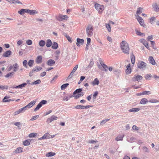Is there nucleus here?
Wrapping results in <instances>:
<instances>
[{
  "label": "nucleus",
  "mask_w": 159,
  "mask_h": 159,
  "mask_svg": "<svg viewBox=\"0 0 159 159\" xmlns=\"http://www.w3.org/2000/svg\"><path fill=\"white\" fill-rule=\"evenodd\" d=\"M120 47L123 52L126 54H129V48L128 44L125 41H123L120 43Z\"/></svg>",
  "instance_id": "1"
},
{
  "label": "nucleus",
  "mask_w": 159,
  "mask_h": 159,
  "mask_svg": "<svg viewBox=\"0 0 159 159\" xmlns=\"http://www.w3.org/2000/svg\"><path fill=\"white\" fill-rule=\"evenodd\" d=\"M93 27L90 25H88L86 28V33L89 37H91L93 34Z\"/></svg>",
  "instance_id": "2"
},
{
  "label": "nucleus",
  "mask_w": 159,
  "mask_h": 159,
  "mask_svg": "<svg viewBox=\"0 0 159 159\" xmlns=\"http://www.w3.org/2000/svg\"><path fill=\"white\" fill-rule=\"evenodd\" d=\"M95 7L99 14L102 13L104 9V7L103 5L97 3L95 4Z\"/></svg>",
  "instance_id": "3"
},
{
  "label": "nucleus",
  "mask_w": 159,
  "mask_h": 159,
  "mask_svg": "<svg viewBox=\"0 0 159 159\" xmlns=\"http://www.w3.org/2000/svg\"><path fill=\"white\" fill-rule=\"evenodd\" d=\"M138 67L142 70H144L146 66V64L143 61H139L137 65Z\"/></svg>",
  "instance_id": "4"
},
{
  "label": "nucleus",
  "mask_w": 159,
  "mask_h": 159,
  "mask_svg": "<svg viewBox=\"0 0 159 159\" xmlns=\"http://www.w3.org/2000/svg\"><path fill=\"white\" fill-rule=\"evenodd\" d=\"M68 17L67 15H63L61 14H59L58 16H56V18L59 21H61L63 20H67Z\"/></svg>",
  "instance_id": "5"
},
{
  "label": "nucleus",
  "mask_w": 159,
  "mask_h": 159,
  "mask_svg": "<svg viewBox=\"0 0 159 159\" xmlns=\"http://www.w3.org/2000/svg\"><path fill=\"white\" fill-rule=\"evenodd\" d=\"M143 78L142 76L140 75H135L132 80L133 81H137L138 82H140Z\"/></svg>",
  "instance_id": "6"
},
{
  "label": "nucleus",
  "mask_w": 159,
  "mask_h": 159,
  "mask_svg": "<svg viewBox=\"0 0 159 159\" xmlns=\"http://www.w3.org/2000/svg\"><path fill=\"white\" fill-rule=\"evenodd\" d=\"M58 117L54 115H52L50 117L48 118L47 120V122L48 123H51L52 121L56 120Z\"/></svg>",
  "instance_id": "7"
},
{
  "label": "nucleus",
  "mask_w": 159,
  "mask_h": 159,
  "mask_svg": "<svg viewBox=\"0 0 159 159\" xmlns=\"http://www.w3.org/2000/svg\"><path fill=\"white\" fill-rule=\"evenodd\" d=\"M135 16L136 19L141 25L142 26H144V23L143 20L142 18L139 16L135 15Z\"/></svg>",
  "instance_id": "8"
},
{
  "label": "nucleus",
  "mask_w": 159,
  "mask_h": 159,
  "mask_svg": "<svg viewBox=\"0 0 159 159\" xmlns=\"http://www.w3.org/2000/svg\"><path fill=\"white\" fill-rule=\"evenodd\" d=\"M141 42L143 44V45L147 49L149 50H150V48L149 47L148 43L145 40L143 39H141Z\"/></svg>",
  "instance_id": "9"
},
{
  "label": "nucleus",
  "mask_w": 159,
  "mask_h": 159,
  "mask_svg": "<svg viewBox=\"0 0 159 159\" xmlns=\"http://www.w3.org/2000/svg\"><path fill=\"white\" fill-rule=\"evenodd\" d=\"M148 61L149 62L153 65H156V63L153 57L152 56H150L148 58Z\"/></svg>",
  "instance_id": "10"
},
{
  "label": "nucleus",
  "mask_w": 159,
  "mask_h": 159,
  "mask_svg": "<svg viewBox=\"0 0 159 159\" xmlns=\"http://www.w3.org/2000/svg\"><path fill=\"white\" fill-rule=\"evenodd\" d=\"M152 6L155 11L156 12L159 11V7L156 3H153Z\"/></svg>",
  "instance_id": "11"
},
{
  "label": "nucleus",
  "mask_w": 159,
  "mask_h": 159,
  "mask_svg": "<svg viewBox=\"0 0 159 159\" xmlns=\"http://www.w3.org/2000/svg\"><path fill=\"white\" fill-rule=\"evenodd\" d=\"M77 42L76 44L78 46H80V45L84 43V40L83 39H81L79 38H77Z\"/></svg>",
  "instance_id": "12"
},
{
  "label": "nucleus",
  "mask_w": 159,
  "mask_h": 159,
  "mask_svg": "<svg viewBox=\"0 0 159 159\" xmlns=\"http://www.w3.org/2000/svg\"><path fill=\"white\" fill-rule=\"evenodd\" d=\"M28 9H21L20 10L18 11V13L22 15L25 13H28Z\"/></svg>",
  "instance_id": "13"
},
{
  "label": "nucleus",
  "mask_w": 159,
  "mask_h": 159,
  "mask_svg": "<svg viewBox=\"0 0 159 159\" xmlns=\"http://www.w3.org/2000/svg\"><path fill=\"white\" fill-rule=\"evenodd\" d=\"M42 57L41 56H38L36 60V63L38 64L41 63L42 62Z\"/></svg>",
  "instance_id": "14"
},
{
  "label": "nucleus",
  "mask_w": 159,
  "mask_h": 159,
  "mask_svg": "<svg viewBox=\"0 0 159 159\" xmlns=\"http://www.w3.org/2000/svg\"><path fill=\"white\" fill-rule=\"evenodd\" d=\"M11 51L9 50L6 52L4 53L2 56L4 57H9L10 56L11 54Z\"/></svg>",
  "instance_id": "15"
},
{
  "label": "nucleus",
  "mask_w": 159,
  "mask_h": 159,
  "mask_svg": "<svg viewBox=\"0 0 159 159\" xmlns=\"http://www.w3.org/2000/svg\"><path fill=\"white\" fill-rule=\"evenodd\" d=\"M27 85V84L26 83H23L22 84H20L18 86H13L12 87L13 89H18L20 88L22 89L23 87H25Z\"/></svg>",
  "instance_id": "16"
},
{
  "label": "nucleus",
  "mask_w": 159,
  "mask_h": 159,
  "mask_svg": "<svg viewBox=\"0 0 159 159\" xmlns=\"http://www.w3.org/2000/svg\"><path fill=\"white\" fill-rule=\"evenodd\" d=\"M47 63L49 66H52L55 64V61L53 60L50 59L48 61Z\"/></svg>",
  "instance_id": "17"
},
{
  "label": "nucleus",
  "mask_w": 159,
  "mask_h": 159,
  "mask_svg": "<svg viewBox=\"0 0 159 159\" xmlns=\"http://www.w3.org/2000/svg\"><path fill=\"white\" fill-rule=\"evenodd\" d=\"M23 148L21 147H19L16 148V150L13 152L16 153H18L22 152H23Z\"/></svg>",
  "instance_id": "18"
},
{
  "label": "nucleus",
  "mask_w": 159,
  "mask_h": 159,
  "mask_svg": "<svg viewBox=\"0 0 159 159\" xmlns=\"http://www.w3.org/2000/svg\"><path fill=\"white\" fill-rule=\"evenodd\" d=\"M36 102V101H33L30 102L26 106L28 108H30L35 104Z\"/></svg>",
  "instance_id": "19"
},
{
  "label": "nucleus",
  "mask_w": 159,
  "mask_h": 159,
  "mask_svg": "<svg viewBox=\"0 0 159 159\" xmlns=\"http://www.w3.org/2000/svg\"><path fill=\"white\" fill-rule=\"evenodd\" d=\"M127 69L126 70V74H129L131 73V70L130 67V64H129L127 65L126 66Z\"/></svg>",
  "instance_id": "20"
},
{
  "label": "nucleus",
  "mask_w": 159,
  "mask_h": 159,
  "mask_svg": "<svg viewBox=\"0 0 159 159\" xmlns=\"http://www.w3.org/2000/svg\"><path fill=\"white\" fill-rule=\"evenodd\" d=\"M28 13H29L31 15H34L35 14H37L38 11L36 10H30L28 9Z\"/></svg>",
  "instance_id": "21"
},
{
  "label": "nucleus",
  "mask_w": 159,
  "mask_h": 159,
  "mask_svg": "<svg viewBox=\"0 0 159 159\" xmlns=\"http://www.w3.org/2000/svg\"><path fill=\"white\" fill-rule=\"evenodd\" d=\"M148 102V101L147 99L146 98H143L141 99L140 102V104L144 105L145 104Z\"/></svg>",
  "instance_id": "22"
},
{
  "label": "nucleus",
  "mask_w": 159,
  "mask_h": 159,
  "mask_svg": "<svg viewBox=\"0 0 159 159\" xmlns=\"http://www.w3.org/2000/svg\"><path fill=\"white\" fill-rule=\"evenodd\" d=\"M11 2H10L11 4H15L16 3L19 4H22V3L18 0H10Z\"/></svg>",
  "instance_id": "23"
},
{
  "label": "nucleus",
  "mask_w": 159,
  "mask_h": 159,
  "mask_svg": "<svg viewBox=\"0 0 159 159\" xmlns=\"http://www.w3.org/2000/svg\"><path fill=\"white\" fill-rule=\"evenodd\" d=\"M51 135L49 133H46L43 136L42 138L43 139H47L50 138Z\"/></svg>",
  "instance_id": "24"
},
{
  "label": "nucleus",
  "mask_w": 159,
  "mask_h": 159,
  "mask_svg": "<svg viewBox=\"0 0 159 159\" xmlns=\"http://www.w3.org/2000/svg\"><path fill=\"white\" fill-rule=\"evenodd\" d=\"M32 139H30L29 140H27L24 141L23 142V144L25 146H27L29 145L30 144V142H31V140H32Z\"/></svg>",
  "instance_id": "25"
},
{
  "label": "nucleus",
  "mask_w": 159,
  "mask_h": 159,
  "mask_svg": "<svg viewBox=\"0 0 159 159\" xmlns=\"http://www.w3.org/2000/svg\"><path fill=\"white\" fill-rule=\"evenodd\" d=\"M143 11V9L141 7H139L137 9V10L136 15L139 16V14L142 13Z\"/></svg>",
  "instance_id": "26"
},
{
  "label": "nucleus",
  "mask_w": 159,
  "mask_h": 159,
  "mask_svg": "<svg viewBox=\"0 0 159 159\" xmlns=\"http://www.w3.org/2000/svg\"><path fill=\"white\" fill-rule=\"evenodd\" d=\"M56 155V153L54 152H50L47 153L46 156L47 157H50Z\"/></svg>",
  "instance_id": "27"
},
{
  "label": "nucleus",
  "mask_w": 159,
  "mask_h": 159,
  "mask_svg": "<svg viewBox=\"0 0 159 159\" xmlns=\"http://www.w3.org/2000/svg\"><path fill=\"white\" fill-rule=\"evenodd\" d=\"M42 69V68L40 66H36L32 70V71H39Z\"/></svg>",
  "instance_id": "28"
},
{
  "label": "nucleus",
  "mask_w": 159,
  "mask_h": 159,
  "mask_svg": "<svg viewBox=\"0 0 159 159\" xmlns=\"http://www.w3.org/2000/svg\"><path fill=\"white\" fill-rule=\"evenodd\" d=\"M136 34L139 36H141V37H143L145 36V34L144 33H141L140 32H139V31H138L137 30H136Z\"/></svg>",
  "instance_id": "29"
},
{
  "label": "nucleus",
  "mask_w": 159,
  "mask_h": 159,
  "mask_svg": "<svg viewBox=\"0 0 159 159\" xmlns=\"http://www.w3.org/2000/svg\"><path fill=\"white\" fill-rule=\"evenodd\" d=\"M58 47V45L57 43L56 42H54L52 44V48L53 49H56Z\"/></svg>",
  "instance_id": "30"
},
{
  "label": "nucleus",
  "mask_w": 159,
  "mask_h": 159,
  "mask_svg": "<svg viewBox=\"0 0 159 159\" xmlns=\"http://www.w3.org/2000/svg\"><path fill=\"white\" fill-rule=\"evenodd\" d=\"M99 83V81L97 78H95L92 82V84L93 85H98Z\"/></svg>",
  "instance_id": "31"
},
{
  "label": "nucleus",
  "mask_w": 159,
  "mask_h": 159,
  "mask_svg": "<svg viewBox=\"0 0 159 159\" xmlns=\"http://www.w3.org/2000/svg\"><path fill=\"white\" fill-rule=\"evenodd\" d=\"M124 137L123 135H119L116 138V140L118 141L119 140L122 141L123 140V138Z\"/></svg>",
  "instance_id": "32"
},
{
  "label": "nucleus",
  "mask_w": 159,
  "mask_h": 159,
  "mask_svg": "<svg viewBox=\"0 0 159 159\" xmlns=\"http://www.w3.org/2000/svg\"><path fill=\"white\" fill-rule=\"evenodd\" d=\"M52 44V41L51 40L48 39L47 40L46 44V46L47 47H49L51 46Z\"/></svg>",
  "instance_id": "33"
},
{
  "label": "nucleus",
  "mask_w": 159,
  "mask_h": 159,
  "mask_svg": "<svg viewBox=\"0 0 159 159\" xmlns=\"http://www.w3.org/2000/svg\"><path fill=\"white\" fill-rule=\"evenodd\" d=\"M13 66L14 67L13 71L14 72H16L19 66L17 64L15 63L13 65Z\"/></svg>",
  "instance_id": "34"
},
{
  "label": "nucleus",
  "mask_w": 159,
  "mask_h": 159,
  "mask_svg": "<svg viewBox=\"0 0 159 159\" xmlns=\"http://www.w3.org/2000/svg\"><path fill=\"white\" fill-rule=\"evenodd\" d=\"M100 64H101L104 70L105 71H107V69H108V67L106 65L102 62L100 63Z\"/></svg>",
  "instance_id": "35"
},
{
  "label": "nucleus",
  "mask_w": 159,
  "mask_h": 159,
  "mask_svg": "<svg viewBox=\"0 0 159 159\" xmlns=\"http://www.w3.org/2000/svg\"><path fill=\"white\" fill-rule=\"evenodd\" d=\"M139 108H134L130 109L129 111L133 112H136L138 111L139 110Z\"/></svg>",
  "instance_id": "36"
},
{
  "label": "nucleus",
  "mask_w": 159,
  "mask_h": 159,
  "mask_svg": "<svg viewBox=\"0 0 159 159\" xmlns=\"http://www.w3.org/2000/svg\"><path fill=\"white\" fill-rule=\"evenodd\" d=\"M82 91V88L79 89H76L73 93L74 95L76 93H81Z\"/></svg>",
  "instance_id": "37"
},
{
  "label": "nucleus",
  "mask_w": 159,
  "mask_h": 159,
  "mask_svg": "<svg viewBox=\"0 0 159 159\" xmlns=\"http://www.w3.org/2000/svg\"><path fill=\"white\" fill-rule=\"evenodd\" d=\"M69 85L68 83H66L62 85L61 86V89L64 90Z\"/></svg>",
  "instance_id": "38"
},
{
  "label": "nucleus",
  "mask_w": 159,
  "mask_h": 159,
  "mask_svg": "<svg viewBox=\"0 0 159 159\" xmlns=\"http://www.w3.org/2000/svg\"><path fill=\"white\" fill-rule=\"evenodd\" d=\"M45 44V42L44 40H41L39 42V45L41 47H43Z\"/></svg>",
  "instance_id": "39"
},
{
  "label": "nucleus",
  "mask_w": 159,
  "mask_h": 159,
  "mask_svg": "<svg viewBox=\"0 0 159 159\" xmlns=\"http://www.w3.org/2000/svg\"><path fill=\"white\" fill-rule=\"evenodd\" d=\"M41 83V80H38L33 82H32L31 84L32 85H36L38 84H40Z\"/></svg>",
  "instance_id": "40"
},
{
  "label": "nucleus",
  "mask_w": 159,
  "mask_h": 159,
  "mask_svg": "<svg viewBox=\"0 0 159 159\" xmlns=\"http://www.w3.org/2000/svg\"><path fill=\"white\" fill-rule=\"evenodd\" d=\"M131 63L132 64H134L135 63V57L133 54L131 56Z\"/></svg>",
  "instance_id": "41"
},
{
  "label": "nucleus",
  "mask_w": 159,
  "mask_h": 159,
  "mask_svg": "<svg viewBox=\"0 0 159 159\" xmlns=\"http://www.w3.org/2000/svg\"><path fill=\"white\" fill-rule=\"evenodd\" d=\"M28 108L26 106H25L24 107L20 108V112L21 113H23L24 112L25 110H26Z\"/></svg>",
  "instance_id": "42"
},
{
  "label": "nucleus",
  "mask_w": 159,
  "mask_h": 159,
  "mask_svg": "<svg viewBox=\"0 0 159 159\" xmlns=\"http://www.w3.org/2000/svg\"><path fill=\"white\" fill-rule=\"evenodd\" d=\"M34 63V60H30L29 61L28 64L29 66L30 67H31L32 66Z\"/></svg>",
  "instance_id": "43"
},
{
  "label": "nucleus",
  "mask_w": 159,
  "mask_h": 159,
  "mask_svg": "<svg viewBox=\"0 0 159 159\" xmlns=\"http://www.w3.org/2000/svg\"><path fill=\"white\" fill-rule=\"evenodd\" d=\"M84 106L82 105H77L76 106L75 108L77 109H84Z\"/></svg>",
  "instance_id": "44"
},
{
  "label": "nucleus",
  "mask_w": 159,
  "mask_h": 159,
  "mask_svg": "<svg viewBox=\"0 0 159 159\" xmlns=\"http://www.w3.org/2000/svg\"><path fill=\"white\" fill-rule=\"evenodd\" d=\"M14 74V72H10L7 74L5 76V77H6V78H8V77H9L10 76H13V75Z\"/></svg>",
  "instance_id": "45"
},
{
  "label": "nucleus",
  "mask_w": 159,
  "mask_h": 159,
  "mask_svg": "<svg viewBox=\"0 0 159 159\" xmlns=\"http://www.w3.org/2000/svg\"><path fill=\"white\" fill-rule=\"evenodd\" d=\"M106 27L108 31L109 32H110L111 31V26L108 23L106 25Z\"/></svg>",
  "instance_id": "46"
},
{
  "label": "nucleus",
  "mask_w": 159,
  "mask_h": 159,
  "mask_svg": "<svg viewBox=\"0 0 159 159\" xmlns=\"http://www.w3.org/2000/svg\"><path fill=\"white\" fill-rule=\"evenodd\" d=\"M37 135V134L36 133H31L29 135V137L30 138H32L34 137H35Z\"/></svg>",
  "instance_id": "47"
},
{
  "label": "nucleus",
  "mask_w": 159,
  "mask_h": 159,
  "mask_svg": "<svg viewBox=\"0 0 159 159\" xmlns=\"http://www.w3.org/2000/svg\"><path fill=\"white\" fill-rule=\"evenodd\" d=\"M110 120V119H106L102 120L101 121L100 124V125H102L106 123L108 121Z\"/></svg>",
  "instance_id": "48"
},
{
  "label": "nucleus",
  "mask_w": 159,
  "mask_h": 159,
  "mask_svg": "<svg viewBox=\"0 0 159 159\" xmlns=\"http://www.w3.org/2000/svg\"><path fill=\"white\" fill-rule=\"evenodd\" d=\"M42 107L41 105L39 103L37 105L36 107L34 109V111H36L38 110L41 107Z\"/></svg>",
  "instance_id": "49"
},
{
  "label": "nucleus",
  "mask_w": 159,
  "mask_h": 159,
  "mask_svg": "<svg viewBox=\"0 0 159 159\" xmlns=\"http://www.w3.org/2000/svg\"><path fill=\"white\" fill-rule=\"evenodd\" d=\"M151 76L152 75H151V74H147L145 75V78L147 80H150V78L151 77Z\"/></svg>",
  "instance_id": "50"
},
{
  "label": "nucleus",
  "mask_w": 159,
  "mask_h": 159,
  "mask_svg": "<svg viewBox=\"0 0 159 159\" xmlns=\"http://www.w3.org/2000/svg\"><path fill=\"white\" fill-rule=\"evenodd\" d=\"M156 20V18L154 17H152L150 18V22L151 24H153V21H155Z\"/></svg>",
  "instance_id": "51"
},
{
  "label": "nucleus",
  "mask_w": 159,
  "mask_h": 159,
  "mask_svg": "<svg viewBox=\"0 0 159 159\" xmlns=\"http://www.w3.org/2000/svg\"><path fill=\"white\" fill-rule=\"evenodd\" d=\"M26 43L27 45H30L32 44V41L31 40L28 39L26 41Z\"/></svg>",
  "instance_id": "52"
},
{
  "label": "nucleus",
  "mask_w": 159,
  "mask_h": 159,
  "mask_svg": "<svg viewBox=\"0 0 159 159\" xmlns=\"http://www.w3.org/2000/svg\"><path fill=\"white\" fill-rule=\"evenodd\" d=\"M151 94V92L149 91H146L143 92L142 93V94L143 95H149Z\"/></svg>",
  "instance_id": "53"
},
{
  "label": "nucleus",
  "mask_w": 159,
  "mask_h": 159,
  "mask_svg": "<svg viewBox=\"0 0 159 159\" xmlns=\"http://www.w3.org/2000/svg\"><path fill=\"white\" fill-rule=\"evenodd\" d=\"M23 66L25 67V68H27V61L26 60H25L23 63Z\"/></svg>",
  "instance_id": "54"
},
{
  "label": "nucleus",
  "mask_w": 159,
  "mask_h": 159,
  "mask_svg": "<svg viewBox=\"0 0 159 159\" xmlns=\"http://www.w3.org/2000/svg\"><path fill=\"white\" fill-rule=\"evenodd\" d=\"M47 102V101L45 100H42L39 103V104H40L42 106V105H44L46 104Z\"/></svg>",
  "instance_id": "55"
},
{
  "label": "nucleus",
  "mask_w": 159,
  "mask_h": 159,
  "mask_svg": "<svg viewBox=\"0 0 159 159\" xmlns=\"http://www.w3.org/2000/svg\"><path fill=\"white\" fill-rule=\"evenodd\" d=\"M73 97V96H70L69 98H68V97H67V96H66V97H64L63 98V101H67L68 100H69V98L71 97Z\"/></svg>",
  "instance_id": "56"
},
{
  "label": "nucleus",
  "mask_w": 159,
  "mask_h": 159,
  "mask_svg": "<svg viewBox=\"0 0 159 159\" xmlns=\"http://www.w3.org/2000/svg\"><path fill=\"white\" fill-rule=\"evenodd\" d=\"M98 94V93L97 91L95 92L93 95V99H95L96 98V96H97V95Z\"/></svg>",
  "instance_id": "57"
},
{
  "label": "nucleus",
  "mask_w": 159,
  "mask_h": 159,
  "mask_svg": "<svg viewBox=\"0 0 159 159\" xmlns=\"http://www.w3.org/2000/svg\"><path fill=\"white\" fill-rule=\"evenodd\" d=\"M7 98L6 96H5V97H4V99L3 100V102H9L10 101H12V100L11 99H9L8 100H6V99H7Z\"/></svg>",
  "instance_id": "58"
},
{
  "label": "nucleus",
  "mask_w": 159,
  "mask_h": 159,
  "mask_svg": "<svg viewBox=\"0 0 159 159\" xmlns=\"http://www.w3.org/2000/svg\"><path fill=\"white\" fill-rule=\"evenodd\" d=\"M153 36L152 35H151L150 36H149L148 37L147 39L148 40V41H150L151 40L153 39Z\"/></svg>",
  "instance_id": "59"
},
{
  "label": "nucleus",
  "mask_w": 159,
  "mask_h": 159,
  "mask_svg": "<svg viewBox=\"0 0 159 159\" xmlns=\"http://www.w3.org/2000/svg\"><path fill=\"white\" fill-rule=\"evenodd\" d=\"M151 42L152 48L155 49H156L157 48L154 47V45L155 44V42L153 41H151Z\"/></svg>",
  "instance_id": "60"
},
{
  "label": "nucleus",
  "mask_w": 159,
  "mask_h": 159,
  "mask_svg": "<svg viewBox=\"0 0 159 159\" xmlns=\"http://www.w3.org/2000/svg\"><path fill=\"white\" fill-rule=\"evenodd\" d=\"M134 138L133 137H130L129 139V138H127V140L128 141L130 142H131L134 141Z\"/></svg>",
  "instance_id": "61"
},
{
  "label": "nucleus",
  "mask_w": 159,
  "mask_h": 159,
  "mask_svg": "<svg viewBox=\"0 0 159 159\" xmlns=\"http://www.w3.org/2000/svg\"><path fill=\"white\" fill-rule=\"evenodd\" d=\"M39 117V115H36L32 117V118L30 119L31 120H34L35 119H36L37 118H38Z\"/></svg>",
  "instance_id": "62"
},
{
  "label": "nucleus",
  "mask_w": 159,
  "mask_h": 159,
  "mask_svg": "<svg viewBox=\"0 0 159 159\" xmlns=\"http://www.w3.org/2000/svg\"><path fill=\"white\" fill-rule=\"evenodd\" d=\"M148 102L151 103H156L158 102L157 100L154 99H151L149 100Z\"/></svg>",
  "instance_id": "63"
},
{
  "label": "nucleus",
  "mask_w": 159,
  "mask_h": 159,
  "mask_svg": "<svg viewBox=\"0 0 159 159\" xmlns=\"http://www.w3.org/2000/svg\"><path fill=\"white\" fill-rule=\"evenodd\" d=\"M87 43L86 44V46H88L89 45V43H90L91 42V39L90 38H87Z\"/></svg>",
  "instance_id": "64"
}]
</instances>
